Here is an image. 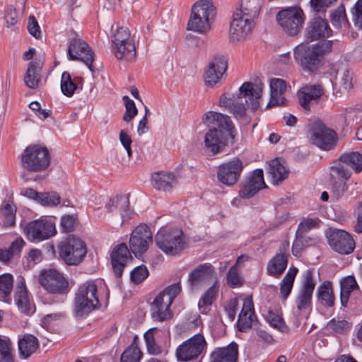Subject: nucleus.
<instances>
[{
	"instance_id": "f257e3e1",
	"label": "nucleus",
	"mask_w": 362,
	"mask_h": 362,
	"mask_svg": "<svg viewBox=\"0 0 362 362\" xmlns=\"http://www.w3.org/2000/svg\"><path fill=\"white\" fill-rule=\"evenodd\" d=\"M263 88L264 84L260 80L255 83L245 82L239 88V93L236 96L230 93L221 95L218 105L227 109L237 119H243L247 108L251 107L252 111L258 109Z\"/></svg>"
},
{
	"instance_id": "f03ea898",
	"label": "nucleus",
	"mask_w": 362,
	"mask_h": 362,
	"mask_svg": "<svg viewBox=\"0 0 362 362\" xmlns=\"http://www.w3.org/2000/svg\"><path fill=\"white\" fill-rule=\"evenodd\" d=\"M332 49V40H322L313 45L302 42L293 50L294 59L304 71L314 73L323 64L325 55Z\"/></svg>"
},
{
	"instance_id": "7ed1b4c3",
	"label": "nucleus",
	"mask_w": 362,
	"mask_h": 362,
	"mask_svg": "<svg viewBox=\"0 0 362 362\" xmlns=\"http://www.w3.org/2000/svg\"><path fill=\"white\" fill-rule=\"evenodd\" d=\"M259 8L250 1L242 2L239 8L233 13L229 30V38L232 42L246 39L254 26L253 19L258 15Z\"/></svg>"
},
{
	"instance_id": "20e7f679",
	"label": "nucleus",
	"mask_w": 362,
	"mask_h": 362,
	"mask_svg": "<svg viewBox=\"0 0 362 362\" xmlns=\"http://www.w3.org/2000/svg\"><path fill=\"white\" fill-rule=\"evenodd\" d=\"M216 16V8L211 0H199L192 8L187 29L201 34L211 30Z\"/></svg>"
},
{
	"instance_id": "39448f33",
	"label": "nucleus",
	"mask_w": 362,
	"mask_h": 362,
	"mask_svg": "<svg viewBox=\"0 0 362 362\" xmlns=\"http://www.w3.org/2000/svg\"><path fill=\"white\" fill-rule=\"evenodd\" d=\"M97 286L93 281L78 286L74 299V313L76 317H84L100 307Z\"/></svg>"
},
{
	"instance_id": "423d86ee",
	"label": "nucleus",
	"mask_w": 362,
	"mask_h": 362,
	"mask_svg": "<svg viewBox=\"0 0 362 362\" xmlns=\"http://www.w3.org/2000/svg\"><path fill=\"white\" fill-rule=\"evenodd\" d=\"M155 242L164 253L175 255L186 247V242L180 228L165 226L159 229L155 237Z\"/></svg>"
},
{
	"instance_id": "0eeeda50",
	"label": "nucleus",
	"mask_w": 362,
	"mask_h": 362,
	"mask_svg": "<svg viewBox=\"0 0 362 362\" xmlns=\"http://www.w3.org/2000/svg\"><path fill=\"white\" fill-rule=\"evenodd\" d=\"M180 291V284L175 283L168 286L156 296L151 304V317L154 321L163 322L173 317L170 306Z\"/></svg>"
},
{
	"instance_id": "6e6552de",
	"label": "nucleus",
	"mask_w": 362,
	"mask_h": 362,
	"mask_svg": "<svg viewBox=\"0 0 362 362\" xmlns=\"http://www.w3.org/2000/svg\"><path fill=\"white\" fill-rule=\"evenodd\" d=\"M57 248L60 259L69 266L80 264L87 254L86 243L74 235H69L59 243Z\"/></svg>"
},
{
	"instance_id": "1a4fd4ad",
	"label": "nucleus",
	"mask_w": 362,
	"mask_h": 362,
	"mask_svg": "<svg viewBox=\"0 0 362 362\" xmlns=\"http://www.w3.org/2000/svg\"><path fill=\"white\" fill-rule=\"evenodd\" d=\"M21 163L23 168L29 172H42L49 166L51 155L45 146L30 145L21 154Z\"/></svg>"
},
{
	"instance_id": "9d476101",
	"label": "nucleus",
	"mask_w": 362,
	"mask_h": 362,
	"mask_svg": "<svg viewBox=\"0 0 362 362\" xmlns=\"http://www.w3.org/2000/svg\"><path fill=\"white\" fill-rule=\"evenodd\" d=\"M276 18L278 24L287 35L296 36L303 29L305 17L300 6H293L279 11Z\"/></svg>"
},
{
	"instance_id": "9b49d317",
	"label": "nucleus",
	"mask_w": 362,
	"mask_h": 362,
	"mask_svg": "<svg viewBox=\"0 0 362 362\" xmlns=\"http://www.w3.org/2000/svg\"><path fill=\"white\" fill-rule=\"evenodd\" d=\"M207 349V342L202 334H196L185 341L176 349L178 361H197L201 362L202 355Z\"/></svg>"
},
{
	"instance_id": "f8f14e48",
	"label": "nucleus",
	"mask_w": 362,
	"mask_h": 362,
	"mask_svg": "<svg viewBox=\"0 0 362 362\" xmlns=\"http://www.w3.org/2000/svg\"><path fill=\"white\" fill-rule=\"evenodd\" d=\"M308 138L313 145L329 151L336 145L337 134L320 120H316L309 125Z\"/></svg>"
},
{
	"instance_id": "ddd939ff",
	"label": "nucleus",
	"mask_w": 362,
	"mask_h": 362,
	"mask_svg": "<svg viewBox=\"0 0 362 362\" xmlns=\"http://www.w3.org/2000/svg\"><path fill=\"white\" fill-rule=\"evenodd\" d=\"M113 52L117 59L133 61L136 59V47L127 28H120L112 37Z\"/></svg>"
},
{
	"instance_id": "4468645a",
	"label": "nucleus",
	"mask_w": 362,
	"mask_h": 362,
	"mask_svg": "<svg viewBox=\"0 0 362 362\" xmlns=\"http://www.w3.org/2000/svg\"><path fill=\"white\" fill-rule=\"evenodd\" d=\"M67 54L70 60H79L83 62L92 72H95L93 66L94 52L90 46L78 35L73 32L72 37L69 41Z\"/></svg>"
},
{
	"instance_id": "2eb2a0df",
	"label": "nucleus",
	"mask_w": 362,
	"mask_h": 362,
	"mask_svg": "<svg viewBox=\"0 0 362 362\" xmlns=\"http://www.w3.org/2000/svg\"><path fill=\"white\" fill-rule=\"evenodd\" d=\"M351 168L356 173L362 170V156L357 151L347 152L342 154L339 158V163L332 167V171L337 177L348 180L351 173L348 169Z\"/></svg>"
},
{
	"instance_id": "dca6fc26",
	"label": "nucleus",
	"mask_w": 362,
	"mask_h": 362,
	"mask_svg": "<svg viewBox=\"0 0 362 362\" xmlns=\"http://www.w3.org/2000/svg\"><path fill=\"white\" fill-rule=\"evenodd\" d=\"M331 248L341 255L351 254L355 249L356 243L348 232L341 229H329L326 233Z\"/></svg>"
},
{
	"instance_id": "f3484780",
	"label": "nucleus",
	"mask_w": 362,
	"mask_h": 362,
	"mask_svg": "<svg viewBox=\"0 0 362 362\" xmlns=\"http://www.w3.org/2000/svg\"><path fill=\"white\" fill-rule=\"evenodd\" d=\"M24 231L27 238L33 243L49 239L57 233L55 225L50 221L42 219L30 222Z\"/></svg>"
},
{
	"instance_id": "a211bd4d",
	"label": "nucleus",
	"mask_w": 362,
	"mask_h": 362,
	"mask_svg": "<svg viewBox=\"0 0 362 362\" xmlns=\"http://www.w3.org/2000/svg\"><path fill=\"white\" fill-rule=\"evenodd\" d=\"M315 285L313 270L308 269L303 274L301 286L295 299V304L299 312L305 311L310 307Z\"/></svg>"
},
{
	"instance_id": "6ab92c4d",
	"label": "nucleus",
	"mask_w": 362,
	"mask_h": 362,
	"mask_svg": "<svg viewBox=\"0 0 362 362\" xmlns=\"http://www.w3.org/2000/svg\"><path fill=\"white\" fill-rule=\"evenodd\" d=\"M152 234L146 224H140L132 231L129 238V247L136 257L142 255L152 243Z\"/></svg>"
},
{
	"instance_id": "aec40b11",
	"label": "nucleus",
	"mask_w": 362,
	"mask_h": 362,
	"mask_svg": "<svg viewBox=\"0 0 362 362\" xmlns=\"http://www.w3.org/2000/svg\"><path fill=\"white\" fill-rule=\"evenodd\" d=\"M267 187L264 180L263 170L258 168L250 172L245 177L239 191V197L241 199H248L253 197L261 189Z\"/></svg>"
},
{
	"instance_id": "412c9836",
	"label": "nucleus",
	"mask_w": 362,
	"mask_h": 362,
	"mask_svg": "<svg viewBox=\"0 0 362 362\" xmlns=\"http://www.w3.org/2000/svg\"><path fill=\"white\" fill-rule=\"evenodd\" d=\"M243 170V162L238 158H233L218 166V180L226 186H233L238 181Z\"/></svg>"
},
{
	"instance_id": "4be33fe9",
	"label": "nucleus",
	"mask_w": 362,
	"mask_h": 362,
	"mask_svg": "<svg viewBox=\"0 0 362 362\" xmlns=\"http://www.w3.org/2000/svg\"><path fill=\"white\" fill-rule=\"evenodd\" d=\"M40 283L50 293L61 294L64 297V294L68 291V282L59 272L54 269H50L42 274Z\"/></svg>"
},
{
	"instance_id": "5701e85b",
	"label": "nucleus",
	"mask_w": 362,
	"mask_h": 362,
	"mask_svg": "<svg viewBox=\"0 0 362 362\" xmlns=\"http://www.w3.org/2000/svg\"><path fill=\"white\" fill-rule=\"evenodd\" d=\"M289 256V243H283L278 253L269 261L267 266V274L274 277L281 276L287 267Z\"/></svg>"
},
{
	"instance_id": "b1692460",
	"label": "nucleus",
	"mask_w": 362,
	"mask_h": 362,
	"mask_svg": "<svg viewBox=\"0 0 362 362\" xmlns=\"http://www.w3.org/2000/svg\"><path fill=\"white\" fill-rule=\"evenodd\" d=\"M227 69V62L222 57L214 58L209 64L204 73V81L209 87H214L221 82V79Z\"/></svg>"
},
{
	"instance_id": "393cba45",
	"label": "nucleus",
	"mask_w": 362,
	"mask_h": 362,
	"mask_svg": "<svg viewBox=\"0 0 362 362\" xmlns=\"http://www.w3.org/2000/svg\"><path fill=\"white\" fill-rule=\"evenodd\" d=\"M14 300L21 313L28 315L34 313L35 306L30 302L25 279L23 277L18 279L14 292Z\"/></svg>"
},
{
	"instance_id": "a878e982",
	"label": "nucleus",
	"mask_w": 362,
	"mask_h": 362,
	"mask_svg": "<svg viewBox=\"0 0 362 362\" xmlns=\"http://www.w3.org/2000/svg\"><path fill=\"white\" fill-rule=\"evenodd\" d=\"M204 146L212 153L217 154L223 151L227 144V138L223 130L217 127L210 128L204 136Z\"/></svg>"
},
{
	"instance_id": "bb28decb",
	"label": "nucleus",
	"mask_w": 362,
	"mask_h": 362,
	"mask_svg": "<svg viewBox=\"0 0 362 362\" xmlns=\"http://www.w3.org/2000/svg\"><path fill=\"white\" fill-rule=\"evenodd\" d=\"M202 120L208 126L218 127L219 129L226 130L232 139L234 138V126L229 116L214 111H209L203 115Z\"/></svg>"
},
{
	"instance_id": "cd10ccee",
	"label": "nucleus",
	"mask_w": 362,
	"mask_h": 362,
	"mask_svg": "<svg viewBox=\"0 0 362 362\" xmlns=\"http://www.w3.org/2000/svg\"><path fill=\"white\" fill-rule=\"evenodd\" d=\"M132 260L129 248L125 243L117 245L111 252V263L117 276H122L127 262Z\"/></svg>"
},
{
	"instance_id": "c85d7f7f",
	"label": "nucleus",
	"mask_w": 362,
	"mask_h": 362,
	"mask_svg": "<svg viewBox=\"0 0 362 362\" xmlns=\"http://www.w3.org/2000/svg\"><path fill=\"white\" fill-rule=\"evenodd\" d=\"M332 33L326 20L316 17L313 18L305 30V37L311 41L329 37Z\"/></svg>"
},
{
	"instance_id": "c756f323",
	"label": "nucleus",
	"mask_w": 362,
	"mask_h": 362,
	"mask_svg": "<svg viewBox=\"0 0 362 362\" xmlns=\"http://www.w3.org/2000/svg\"><path fill=\"white\" fill-rule=\"evenodd\" d=\"M323 91L320 86H306L297 93L299 104L306 111L310 110V105L317 103Z\"/></svg>"
},
{
	"instance_id": "7c9ffc66",
	"label": "nucleus",
	"mask_w": 362,
	"mask_h": 362,
	"mask_svg": "<svg viewBox=\"0 0 362 362\" xmlns=\"http://www.w3.org/2000/svg\"><path fill=\"white\" fill-rule=\"evenodd\" d=\"M213 273V267L210 264L199 265L189 275L188 283L191 289L194 290L205 285L206 281L211 279Z\"/></svg>"
},
{
	"instance_id": "2f4dec72",
	"label": "nucleus",
	"mask_w": 362,
	"mask_h": 362,
	"mask_svg": "<svg viewBox=\"0 0 362 362\" xmlns=\"http://www.w3.org/2000/svg\"><path fill=\"white\" fill-rule=\"evenodd\" d=\"M238 358V345L231 342L224 347H217L211 354L209 362H237Z\"/></svg>"
},
{
	"instance_id": "473e14b6",
	"label": "nucleus",
	"mask_w": 362,
	"mask_h": 362,
	"mask_svg": "<svg viewBox=\"0 0 362 362\" xmlns=\"http://www.w3.org/2000/svg\"><path fill=\"white\" fill-rule=\"evenodd\" d=\"M256 320L257 317L254 312V305L252 300H245L237 322L238 330L241 332H246L251 328L252 324Z\"/></svg>"
},
{
	"instance_id": "72a5a7b5",
	"label": "nucleus",
	"mask_w": 362,
	"mask_h": 362,
	"mask_svg": "<svg viewBox=\"0 0 362 362\" xmlns=\"http://www.w3.org/2000/svg\"><path fill=\"white\" fill-rule=\"evenodd\" d=\"M270 100L267 107L285 105L286 100L284 94L286 90V81L281 78H272L270 81Z\"/></svg>"
},
{
	"instance_id": "f704fd0d",
	"label": "nucleus",
	"mask_w": 362,
	"mask_h": 362,
	"mask_svg": "<svg viewBox=\"0 0 362 362\" xmlns=\"http://www.w3.org/2000/svg\"><path fill=\"white\" fill-rule=\"evenodd\" d=\"M151 184L158 190L170 192L176 185L177 178L169 172H156L151 176Z\"/></svg>"
},
{
	"instance_id": "c9c22d12",
	"label": "nucleus",
	"mask_w": 362,
	"mask_h": 362,
	"mask_svg": "<svg viewBox=\"0 0 362 362\" xmlns=\"http://www.w3.org/2000/svg\"><path fill=\"white\" fill-rule=\"evenodd\" d=\"M109 212L117 211L124 221L131 218L132 211L129 208V199L123 196H116L109 200L105 205Z\"/></svg>"
},
{
	"instance_id": "e433bc0d",
	"label": "nucleus",
	"mask_w": 362,
	"mask_h": 362,
	"mask_svg": "<svg viewBox=\"0 0 362 362\" xmlns=\"http://www.w3.org/2000/svg\"><path fill=\"white\" fill-rule=\"evenodd\" d=\"M268 173L271 176V182L279 185L288 177L289 170L279 158H276L270 162Z\"/></svg>"
},
{
	"instance_id": "4c0bfd02",
	"label": "nucleus",
	"mask_w": 362,
	"mask_h": 362,
	"mask_svg": "<svg viewBox=\"0 0 362 362\" xmlns=\"http://www.w3.org/2000/svg\"><path fill=\"white\" fill-rule=\"evenodd\" d=\"M39 346L37 337L33 334H25L18 341V350L21 358L27 359L36 351Z\"/></svg>"
},
{
	"instance_id": "58836bf2",
	"label": "nucleus",
	"mask_w": 362,
	"mask_h": 362,
	"mask_svg": "<svg viewBox=\"0 0 362 362\" xmlns=\"http://www.w3.org/2000/svg\"><path fill=\"white\" fill-rule=\"evenodd\" d=\"M357 289L358 286L354 276H348L341 280L340 303L342 307L347 306L351 293Z\"/></svg>"
},
{
	"instance_id": "ea45409f",
	"label": "nucleus",
	"mask_w": 362,
	"mask_h": 362,
	"mask_svg": "<svg viewBox=\"0 0 362 362\" xmlns=\"http://www.w3.org/2000/svg\"><path fill=\"white\" fill-rule=\"evenodd\" d=\"M298 269L296 267L290 268L280 282V295L283 301H286L290 296L293 287L296 276Z\"/></svg>"
},
{
	"instance_id": "a19ab883",
	"label": "nucleus",
	"mask_w": 362,
	"mask_h": 362,
	"mask_svg": "<svg viewBox=\"0 0 362 362\" xmlns=\"http://www.w3.org/2000/svg\"><path fill=\"white\" fill-rule=\"evenodd\" d=\"M42 65L40 62H32L28 64L26 74L24 78L25 83L30 88L38 87L40 78L39 72L41 71Z\"/></svg>"
},
{
	"instance_id": "79ce46f5",
	"label": "nucleus",
	"mask_w": 362,
	"mask_h": 362,
	"mask_svg": "<svg viewBox=\"0 0 362 362\" xmlns=\"http://www.w3.org/2000/svg\"><path fill=\"white\" fill-rule=\"evenodd\" d=\"M317 297L322 305L327 307L334 306V296L332 285L329 281H325L318 286L317 290Z\"/></svg>"
},
{
	"instance_id": "37998d69",
	"label": "nucleus",
	"mask_w": 362,
	"mask_h": 362,
	"mask_svg": "<svg viewBox=\"0 0 362 362\" xmlns=\"http://www.w3.org/2000/svg\"><path fill=\"white\" fill-rule=\"evenodd\" d=\"M13 286V277L11 274L0 275V295L2 300L7 303H11V293Z\"/></svg>"
},
{
	"instance_id": "c03bdc74",
	"label": "nucleus",
	"mask_w": 362,
	"mask_h": 362,
	"mask_svg": "<svg viewBox=\"0 0 362 362\" xmlns=\"http://www.w3.org/2000/svg\"><path fill=\"white\" fill-rule=\"evenodd\" d=\"M243 257H239L235 264L228 269L226 274V283L231 288L240 287L243 284V279L239 275L238 270V264Z\"/></svg>"
},
{
	"instance_id": "a18cd8bd",
	"label": "nucleus",
	"mask_w": 362,
	"mask_h": 362,
	"mask_svg": "<svg viewBox=\"0 0 362 362\" xmlns=\"http://www.w3.org/2000/svg\"><path fill=\"white\" fill-rule=\"evenodd\" d=\"M137 336H134L132 344L122 353L121 362H139L142 353L136 344Z\"/></svg>"
},
{
	"instance_id": "49530a36",
	"label": "nucleus",
	"mask_w": 362,
	"mask_h": 362,
	"mask_svg": "<svg viewBox=\"0 0 362 362\" xmlns=\"http://www.w3.org/2000/svg\"><path fill=\"white\" fill-rule=\"evenodd\" d=\"M305 233L296 232V238L292 245V252L295 256L303 250L304 247L311 245L314 243V239L306 236Z\"/></svg>"
},
{
	"instance_id": "de8ad7c7",
	"label": "nucleus",
	"mask_w": 362,
	"mask_h": 362,
	"mask_svg": "<svg viewBox=\"0 0 362 362\" xmlns=\"http://www.w3.org/2000/svg\"><path fill=\"white\" fill-rule=\"evenodd\" d=\"M216 284L217 282L216 281L200 298L198 305L202 313L205 312L206 308L211 305L216 299L218 291V287L216 286Z\"/></svg>"
},
{
	"instance_id": "09e8293b",
	"label": "nucleus",
	"mask_w": 362,
	"mask_h": 362,
	"mask_svg": "<svg viewBox=\"0 0 362 362\" xmlns=\"http://www.w3.org/2000/svg\"><path fill=\"white\" fill-rule=\"evenodd\" d=\"M345 180L337 176L332 172L331 174L332 189L331 192L336 199H339L347 190L348 187L344 181Z\"/></svg>"
},
{
	"instance_id": "8fccbe9b",
	"label": "nucleus",
	"mask_w": 362,
	"mask_h": 362,
	"mask_svg": "<svg viewBox=\"0 0 362 362\" xmlns=\"http://www.w3.org/2000/svg\"><path fill=\"white\" fill-rule=\"evenodd\" d=\"M330 20L332 25L337 28L346 26L348 24L345 8L343 5H341L331 13Z\"/></svg>"
},
{
	"instance_id": "3c124183",
	"label": "nucleus",
	"mask_w": 362,
	"mask_h": 362,
	"mask_svg": "<svg viewBox=\"0 0 362 362\" xmlns=\"http://www.w3.org/2000/svg\"><path fill=\"white\" fill-rule=\"evenodd\" d=\"M76 88L77 86L72 80L71 75L68 72L64 71L61 78V90L62 93L67 97H71L74 95Z\"/></svg>"
},
{
	"instance_id": "603ef678",
	"label": "nucleus",
	"mask_w": 362,
	"mask_h": 362,
	"mask_svg": "<svg viewBox=\"0 0 362 362\" xmlns=\"http://www.w3.org/2000/svg\"><path fill=\"white\" fill-rule=\"evenodd\" d=\"M16 207L8 202L1 209L2 216L4 218V226L5 227H12L15 225Z\"/></svg>"
},
{
	"instance_id": "864d4df0",
	"label": "nucleus",
	"mask_w": 362,
	"mask_h": 362,
	"mask_svg": "<svg viewBox=\"0 0 362 362\" xmlns=\"http://www.w3.org/2000/svg\"><path fill=\"white\" fill-rule=\"evenodd\" d=\"M0 354L2 362H13L11 344L8 338L0 335Z\"/></svg>"
},
{
	"instance_id": "5fc2aeb1",
	"label": "nucleus",
	"mask_w": 362,
	"mask_h": 362,
	"mask_svg": "<svg viewBox=\"0 0 362 362\" xmlns=\"http://www.w3.org/2000/svg\"><path fill=\"white\" fill-rule=\"evenodd\" d=\"M327 327L339 334H344L351 328V324L345 320L332 319L327 323Z\"/></svg>"
},
{
	"instance_id": "6e6d98bb",
	"label": "nucleus",
	"mask_w": 362,
	"mask_h": 362,
	"mask_svg": "<svg viewBox=\"0 0 362 362\" xmlns=\"http://www.w3.org/2000/svg\"><path fill=\"white\" fill-rule=\"evenodd\" d=\"M60 201L59 195L55 192H41L38 203L44 206H55Z\"/></svg>"
},
{
	"instance_id": "4d7b16f0",
	"label": "nucleus",
	"mask_w": 362,
	"mask_h": 362,
	"mask_svg": "<svg viewBox=\"0 0 362 362\" xmlns=\"http://www.w3.org/2000/svg\"><path fill=\"white\" fill-rule=\"evenodd\" d=\"M122 100L125 105L126 111L123 116V119L126 122L131 121L138 112L134 102L127 95H124Z\"/></svg>"
},
{
	"instance_id": "13d9d810",
	"label": "nucleus",
	"mask_w": 362,
	"mask_h": 362,
	"mask_svg": "<svg viewBox=\"0 0 362 362\" xmlns=\"http://www.w3.org/2000/svg\"><path fill=\"white\" fill-rule=\"evenodd\" d=\"M149 275L148 270L145 265H140L134 268L130 274L132 282L139 284L146 279Z\"/></svg>"
},
{
	"instance_id": "bf43d9fd",
	"label": "nucleus",
	"mask_w": 362,
	"mask_h": 362,
	"mask_svg": "<svg viewBox=\"0 0 362 362\" xmlns=\"http://www.w3.org/2000/svg\"><path fill=\"white\" fill-rule=\"evenodd\" d=\"M320 223V220L318 218H304L298 226L297 231L298 233H307L308 231L313 228H317L319 227Z\"/></svg>"
},
{
	"instance_id": "052dcab7",
	"label": "nucleus",
	"mask_w": 362,
	"mask_h": 362,
	"mask_svg": "<svg viewBox=\"0 0 362 362\" xmlns=\"http://www.w3.org/2000/svg\"><path fill=\"white\" fill-rule=\"evenodd\" d=\"M355 26L362 28V0H358L351 9Z\"/></svg>"
},
{
	"instance_id": "680f3d73",
	"label": "nucleus",
	"mask_w": 362,
	"mask_h": 362,
	"mask_svg": "<svg viewBox=\"0 0 362 362\" xmlns=\"http://www.w3.org/2000/svg\"><path fill=\"white\" fill-rule=\"evenodd\" d=\"M77 217L75 215H65L61 218V227L64 232L74 230Z\"/></svg>"
},
{
	"instance_id": "e2e57ef3",
	"label": "nucleus",
	"mask_w": 362,
	"mask_h": 362,
	"mask_svg": "<svg viewBox=\"0 0 362 362\" xmlns=\"http://www.w3.org/2000/svg\"><path fill=\"white\" fill-rule=\"evenodd\" d=\"M4 19L8 25H13L18 21V15L16 8L12 6H8L5 8Z\"/></svg>"
},
{
	"instance_id": "0e129e2a",
	"label": "nucleus",
	"mask_w": 362,
	"mask_h": 362,
	"mask_svg": "<svg viewBox=\"0 0 362 362\" xmlns=\"http://www.w3.org/2000/svg\"><path fill=\"white\" fill-rule=\"evenodd\" d=\"M28 30L29 33L37 39L41 36L40 26L34 16H30L28 18Z\"/></svg>"
},
{
	"instance_id": "69168bd1",
	"label": "nucleus",
	"mask_w": 362,
	"mask_h": 362,
	"mask_svg": "<svg viewBox=\"0 0 362 362\" xmlns=\"http://www.w3.org/2000/svg\"><path fill=\"white\" fill-rule=\"evenodd\" d=\"M268 321L271 326H272L274 328H276L277 329L284 332L286 329V324L283 320L282 317L279 316L278 315H275L274 313H270Z\"/></svg>"
},
{
	"instance_id": "338daca9",
	"label": "nucleus",
	"mask_w": 362,
	"mask_h": 362,
	"mask_svg": "<svg viewBox=\"0 0 362 362\" xmlns=\"http://www.w3.org/2000/svg\"><path fill=\"white\" fill-rule=\"evenodd\" d=\"M336 0H310V6L315 11L320 13L329 7Z\"/></svg>"
},
{
	"instance_id": "774afa93",
	"label": "nucleus",
	"mask_w": 362,
	"mask_h": 362,
	"mask_svg": "<svg viewBox=\"0 0 362 362\" xmlns=\"http://www.w3.org/2000/svg\"><path fill=\"white\" fill-rule=\"evenodd\" d=\"M238 305V299L233 298L228 301V304L225 307L227 315L231 321H233L235 317Z\"/></svg>"
}]
</instances>
